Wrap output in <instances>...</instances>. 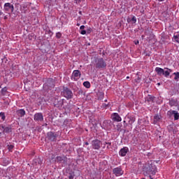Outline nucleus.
I'll return each instance as SVG.
<instances>
[{"label":"nucleus","instance_id":"69168bd1","mask_svg":"<svg viewBox=\"0 0 179 179\" xmlns=\"http://www.w3.org/2000/svg\"><path fill=\"white\" fill-rule=\"evenodd\" d=\"M142 179H145V178H143Z\"/></svg>","mask_w":179,"mask_h":179},{"label":"nucleus","instance_id":"4be33fe9","mask_svg":"<svg viewBox=\"0 0 179 179\" xmlns=\"http://www.w3.org/2000/svg\"><path fill=\"white\" fill-rule=\"evenodd\" d=\"M41 159L40 158H36L33 161L34 164H39L40 166H41Z\"/></svg>","mask_w":179,"mask_h":179},{"label":"nucleus","instance_id":"338daca9","mask_svg":"<svg viewBox=\"0 0 179 179\" xmlns=\"http://www.w3.org/2000/svg\"><path fill=\"white\" fill-rule=\"evenodd\" d=\"M81 1H85V0H81Z\"/></svg>","mask_w":179,"mask_h":179},{"label":"nucleus","instance_id":"680f3d73","mask_svg":"<svg viewBox=\"0 0 179 179\" xmlns=\"http://www.w3.org/2000/svg\"><path fill=\"white\" fill-rule=\"evenodd\" d=\"M88 150H90V148H87Z\"/></svg>","mask_w":179,"mask_h":179},{"label":"nucleus","instance_id":"a878e982","mask_svg":"<svg viewBox=\"0 0 179 179\" xmlns=\"http://www.w3.org/2000/svg\"><path fill=\"white\" fill-rule=\"evenodd\" d=\"M153 100H155V96L148 95V96L147 97V101H148V103H149L150 101H153Z\"/></svg>","mask_w":179,"mask_h":179},{"label":"nucleus","instance_id":"cd10ccee","mask_svg":"<svg viewBox=\"0 0 179 179\" xmlns=\"http://www.w3.org/2000/svg\"><path fill=\"white\" fill-rule=\"evenodd\" d=\"M6 92H8V88H6V87L2 88L1 94H3V96H5V94H6Z\"/></svg>","mask_w":179,"mask_h":179},{"label":"nucleus","instance_id":"bf43d9fd","mask_svg":"<svg viewBox=\"0 0 179 179\" xmlns=\"http://www.w3.org/2000/svg\"><path fill=\"white\" fill-rule=\"evenodd\" d=\"M47 125H48V124H47V123H46V124H45V127H47Z\"/></svg>","mask_w":179,"mask_h":179},{"label":"nucleus","instance_id":"864d4df0","mask_svg":"<svg viewBox=\"0 0 179 179\" xmlns=\"http://www.w3.org/2000/svg\"><path fill=\"white\" fill-rule=\"evenodd\" d=\"M159 2H163L164 0H158Z\"/></svg>","mask_w":179,"mask_h":179},{"label":"nucleus","instance_id":"7ed1b4c3","mask_svg":"<svg viewBox=\"0 0 179 179\" xmlns=\"http://www.w3.org/2000/svg\"><path fill=\"white\" fill-rule=\"evenodd\" d=\"M155 72L159 76H162V75H163V76H165V78H169V76H170V73L173 72V70L169 68H165L163 69L160 67H156Z\"/></svg>","mask_w":179,"mask_h":179},{"label":"nucleus","instance_id":"6ab92c4d","mask_svg":"<svg viewBox=\"0 0 179 179\" xmlns=\"http://www.w3.org/2000/svg\"><path fill=\"white\" fill-rule=\"evenodd\" d=\"M178 104H179L178 99H169V106H171V107H173V106L177 107L178 106Z\"/></svg>","mask_w":179,"mask_h":179},{"label":"nucleus","instance_id":"e2e57ef3","mask_svg":"<svg viewBox=\"0 0 179 179\" xmlns=\"http://www.w3.org/2000/svg\"><path fill=\"white\" fill-rule=\"evenodd\" d=\"M24 8H26L25 6H23V8L24 9Z\"/></svg>","mask_w":179,"mask_h":179},{"label":"nucleus","instance_id":"2f4dec72","mask_svg":"<svg viewBox=\"0 0 179 179\" xmlns=\"http://www.w3.org/2000/svg\"><path fill=\"white\" fill-rule=\"evenodd\" d=\"M104 99V93L100 92L99 94V100H103Z\"/></svg>","mask_w":179,"mask_h":179},{"label":"nucleus","instance_id":"5701e85b","mask_svg":"<svg viewBox=\"0 0 179 179\" xmlns=\"http://www.w3.org/2000/svg\"><path fill=\"white\" fill-rule=\"evenodd\" d=\"M177 110H169L168 112H167V115H168V117H171L172 115H174L175 114H176V112Z\"/></svg>","mask_w":179,"mask_h":179},{"label":"nucleus","instance_id":"37998d69","mask_svg":"<svg viewBox=\"0 0 179 179\" xmlns=\"http://www.w3.org/2000/svg\"><path fill=\"white\" fill-rule=\"evenodd\" d=\"M103 145H109V146H111V143L105 142Z\"/></svg>","mask_w":179,"mask_h":179},{"label":"nucleus","instance_id":"de8ad7c7","mask_svg":"<svg viewBox=\"0 0 179 179\" xmlns=\"http://www.w3.org/2000/svg\"><path fill=\"white\" fill-rule=\"evenodd\" d=\"M54 159H55V156L52 155V157H51V159H52V160H54Z\"/></svg>","mask_w":179,"mask_h":179},{"label":"nucleus","instance_id":"c03bdc74","mask_svg":"<svg viewBox=\"0 0 179 179\" xmlns=\"http://www.w3.org/2000/svg\"><path fill=\"white\" fill-rule=\"evenodd\" d=\"M83 93V90H80L78 91V94H82Z\"/></svg>","mask_w":179,"mask_h":179},{"label":"nucleus","instance_id":"bb28decb","mask_svg":"<svg viewBox=\"0 0 179 179\" xmlns=\"http://www.w3.org/2000/svg\"><path fill=\"white\" fill-rule=\"evenodd\" d=\"M173 117H174V120H175V121H177V120H179V113H178V111H176V112L175 113V115H173Z\"/></svg>","mask_w":179,"mask_h":179},{"label":"nucleus","instance_id":"49530a36","mask_svg":"<svg viewBox=\"0 0 179 179\" xmlns=\"http://www.w3.org/2000/svg\"><path fill=\"white\" fill-rule=\"evenodd\" d=\"M85 145H86V146L89 145V142H85Z\"/></svg>","mask_w":179,"mask_h":179},{"label":"nucleus","instance_id":"4468645a","mask_svg":"<svg viewBox=\"0 0 179 179\" xmlns=\"http://www.w3.org/2000/svg\"><path fill=\"white\" fill-rule=\"evenodd\" d=\"M44 86H48V89H52L55 86V81L52 78H49Z\"/></svg>","mask_w":179,"mask_h":179},{"label":"nucleus","instance_id":"052dcab7","mask_svg":"<svg viewBox=\"0 0 179 179\" xmlns=\"http://www.w3.org/2000/svg\"><path fill=\"white\" fill-rule=\"evenodd\" d=\"M127 79H129V77H127Z\"/></svg>","mask_w":179,"mask_h":179},{"label":"nucleus","instance_id":"2eb2a0df","mask_svg":"<svg viewBox=\"0 0 179 179\" xmlns=\"http://www.w3.org/2000/svg\"><path fill=\"white\" fill-rule=\"evenodd\" d=\"M56 162L57 163H62L63 164H66V163H68V158H66V157H56Z\"/></svg>","mask_w":179,"mask_h":179},{"label":"nucleus","instance_id":"c85d7f7f","mask_svg":"<svg viewBox=\"0 0 179 179\" xmlns=\"http://www.w3.org/2000/svg\"><path fill=\"white\" fill-rule=\"evenodd\" d=\"M173 38L175 40V41L176 43H178V44H179V40H178L179 37H178V35H176V33H175L174 35H173Z\"/></svg>","mask_w":179,"mask_h":179},{"label":"nucleus","instance_id":"7c9ffc66","mask_svg":"<svg viewBox=\"0 0 179 179\" xmlns=\"http://www.w3.org/2000/svg\"><path fill=\"white\" fill-rule=\"evenodd\" d=\"M73 177H75V173H73V172H70L69 173V179H73Z\"/></svg>","mask_w":179,"mask_h":179},{"label":"nucleus","instance_id":"9b49d317","mask_svg":"<svg viewBox=\"0 0 179 179\" xmlns=\"http://www.w3.org/2000/svg\"><path fill=\"white\" fill-rule=\"evenodd\" d=\"M81 75L80 71L74 70L72 73L71 79H73V80H78V79H80Z\"/></svg>","mask_w":179,"mask_h":179},{"label":"nucleus","instance_id":"c756f323","mask_svg":"<svg viewBox=\"0 0 179 179\" xmlns=\"http://www.w3.org/2000/svg\"><path fill=\"white\" fill-rule=\"evenodd\" d=\"M128 127L129 128V124H128V122H124V131L125 132V131H127V129H128Z\"/></svg>","mask_w":179,"mask_h":179},{"label":"nucleus","instance_id":"72a5a7b5","mask_svg":"<svg viewBox=\"0 0 179 179\" xmlns=\"http://www.w3.org/2000/svg\"><path fill=\"white\" fill-rule=\"evenodd\" d=\"M7 148H8L9 152H12V150L13 149V148H15V145H8Z\"/></svg>","mask_w":179,"mask_h":179},{"label":"nucleus","instance_id":"a211bd4d","mask_svg":"<svg viewBox=\"0 0 179 179\" xmlns=\"http://www.w3.org/2000/svg\"><path fill=\"white\" fill-rule=\"evenodd\" d=\"M111 119L113 121H116L117 122H120L122 120L121 116H120L117 113H115L111 115Z\"/></svg>","mask_w":179,"mask_h":179},{"label":"nucleus","instance_id":"4c0bfd02","mask_svg":"<svg viewBox=\"0 0 179 179\" xmlns=\"http://www.w3.org/2000/svg\"><path fill=\"white\" fill-rule=\"evenodd\" d=\"M168 130H169V132H171V131H173V127H171V125H169L168 127Z\"/></svg>","mask_w":179,"mask_h":179},{"label":"nucleus","instance_id":"6e6552de","mask_svg":"<svg viewBox=\"0 0 179 179\" xmlns=\"http://www.w3.org/2000/svg\"><path fill=\"white\" fill-rule=\"evenodd\" d=\"M46 138L51 142H55V141H57V138H58V134L54 131H49L47 133Z\"/></svg>","mask_w":179,"mask_h":179},{"label":"nucleus","instance_id":"58836bf2","mask_svg":"<svg viewBox=\"0 0 179 179\" xmlns=\"http://www.w3.org/2000/svg\"><path fill=\"white\" fill-rule=\"evenodd\" d=\"M86 33H87L86 30H81L80 31V34H83V35L86 34Z\"/></svg>","mask_w":179,"mask_h":179},{"label":"nucleus","instance_id":"f704fd0d","mask_svg":"<svg viewBox=\"0 0 179 179\" xmlns=\"http://www.w3.org/2000/svg\"><path fill=\"white\" fill-rule=\"evenodd\" d=\"M0 117H1V120H3V121H5V118H6L5 113L1 112Z\"/></svg>","mask_w":179,"mask_h":179},{"label":"nucleus","instance_id":"20e7f679","mask_svg":"<svg viewBox=\"0 0 179 179\" xmlns=\"http://www.w3.org/2000/svg\"><path fill=\"white\" fill-rule=\"evenodd\" d=\"M61 94L67 100L73 99V92H72V90H71V89H69L68 87L63 86V90L61 92Z\"/></svg>","mask_w":179,"mask_h":179},{"label":"nucleus","instance_id":"b1692460","mask_svg":"<svg viewBox=\"0 0 179 179\" xmlns=\"http://www.w3.org/2000/svg\"><path fill=\"white\" fill-rule=\"evenodd\" d=\"M127 22L128 23H129V22H133V23H136V17L135 16H133L131 19L129 17L127 18Z\"/></svg>","mask_w":179,"mask_h":179},{"label":"nucleus","instance_id":"603ef678","mask_svg":"<svg viewBox=\"0 0 179 179\" xmlns=\"http://www.w3.org/2000/svg\"><path fill=\"white\" fill-rule=\"evenodd\" d=\"M0 15H3V13L2 11H0Z\"/></svg>","mask_w":179,"mask_h":179},{"label":"nucleus","instance_id":"09e8293b","mask_svg":"<svg viewBox=\"0 0 179 179\" xmlns=\"http://www.w3.org/2000/svg\"><path fill=\"white\" fill-rule=\"evenodd\" d=\"M49 34H52V31H51V30H49Z\"/></svg>","mask_w":179,"mask_h":179},{"label":"nucleus","instance_id":"5fc2aeb1","mask_svg":"<svg viewBox=\"0 0 179 179\" xmlns=\"http://www.w3.org/2000/svg\"><path fill=\"white\" fill-rule=\"evenodd\" d=\"M79 14H80V15H82V11H79Z\"/></svg>","mask_w":179,"mask_h":179},{"label":"nucleus","instance_id":"0eeeda50","mask_svg":"<svg viewBox=\"0 0 179 179\" xmlns=\"http://www.w3.org/2000/svg\"><path fill=\"white\" fill-rule=\"evenodd\" d=\"M102 145L103 143H101V141L97 138L92 141V149H94L95 150H99Z\"/></svg>","mask_w":179,"mask_h":179},{"label":"nucleus","instance_id":"dca6fc26","mask_svg":"<svg viewBox=\"0 0 179 179\" xmlns=\"http://www.w3.org/2000/svg\"><path fill=\"white\" fill-rule=\"evenodd\" d=\"M0 128H1L3 130V132L4 134H9L10 132H12V127L8 126V127H6L3 124H0Z\"/></svg>","mask_w":179,"mask_h":179},{"label":"nucleus","instance_id":"f257e3e1","mask_svg":"<svg viewBox=\"0 0 179 179\" xmlns=\"http://www.w3.org/2000/svg\"><path fill=\"white\" fill-rule=\"evenodd\" d=\"M92 64L94 65L96 69H103L107 66V63L103 58H99L95 57L92 61Z\"/></svg>","mask_w":179,"mask_h":179},{"label":"nucleus","instance_id":"ddd939ff","mask_svg":"<svg viewBox=\"0 0 179 179\" xmlns=\"http://www.w3.org/2000/svg\"><path fill=\"white\" fill-rule=\"evenodd\" d=\"M113 173L115 176H116V177H119L120 176H122V174H124V171H122L121 167H117L113 169Z\"/></svg>","mask_w":179,"mask_h":179},{"label":"nucleus","instance_id":"39448f33","mask_svg":"<svg viewBox=\"0 0 179 179\" xmlns=\"http://www.w3.org/2000/svg\"><path fill=\"white\" fill-rule=\"evenodd\" d=\"M101 128L106 131H110L111 128H113V122L111 120H104L101 124Z\"/></svg>","mask_w":179,"mask_h":179},{"label":"nucleus","instance_id":"ea45409f","mask_svg":"<svg viewBox=\"0 0 179 179\" xmlns=\"http://www.w3.org/2000/svg\"><path fill=\"white\" fill-rule=\"evenodd\" d=\"M117 127V131H120V132L121 131H122V129H121V126H120V124H118Z\"/></svg>","mask_w":179,"mask_h":179},{"label":"nucleus","instance_id":"8fccbe9b","mask_svg":"<svg viewBox=\"0 0 179 179\" xmlns=\"http://www.w3.org/2000/svg\"><path fill=\"white\" fill-rule=\"evenodd\" d=\"M8 19V17L5 16L4 20H6Z\"/></svg>","mask_w":179,"mask_h":179},{"label":"nucleus","instance_id":"e433bc0d","mask_svg":"<svg viewBox=\"0 0 179 179\" xmlns=\"http://www.w3.org/2000/svg\"><path fill=\"white\" fill-rule=\"evenodd\" d=\"M92 31H93V30L92 29V28H90V27L88 28V29H87V34H90Z\"/></svg>","mask_w":179,"mask_h":179},{"label":"nucleus","instance_id":"a18cd8bd","mask_svg":"<svg viewBox=\"0 0 179 179\" xmlns=\"http://www.w3.org/2000/svg\"><path fill=\"white\" fill-rule=\"evenodd\" d=\"M80 30H83L85 29V25H82L80 27Z\"/></svg>","mask_w":179,"mask_h":179},{"label":"nucleus","instance_id":"412c9836","mask_svg":"<svg viewBox=\"0 0 179 179\" xmlns=\"http://www.w3.org/2000/svg\"><path fill=\"white\" fill-rule=\"evenodd\" d=\"M19 117H24L26 115V111L24 109H20L16 111Z\"/></svg>","mask_w":179,"mask_h":179},{"label":"nucleus","instance_id":"393cba45","mask_svg":"<svg viewBox=\"0 0 179 179\" xmlns=\"http://www.w3.org/2000/svg\"><path fill=\"white\" fill-rule=\"evenodd\" d=\"M83 86L86 87L87 89H90V82L85 81L83 83Z\"/></svg>","mask_w":179,"mask_h":179},{"label":"nucleus","instance_id":"6e6d98bb","mask_svg":"<svg viewBox=\"0 0 179 179\" xmlns=\"http://www.w3.org/2000/svg\"><path fill=\"white\" fill-rule=\"evenodd\" d=\"M160 85H161L160 83H157V85H158V86H160Z\"/></svg>","mask_w":179,"mask_h":179},{"label":"nucleus","instance_id":"aec40b11","mask_svg":"<svg viewBox=\"0 0 179 179\" xmlns=\"http://www.w3.org/2000/svg\"><path fill=\"white\" fill-rule=\"evenodd\" d=\"M160 120H162V115L157 114L154 116V121H153V124H155V125H156V124H157V122H160Z\"/></svg>","mask_w":179,"mask_h":179},{"label":"nucleus","instance_id":"c9c22d12","mask_svg":"<svg viewBox=\"0 0 179 179\" xmlns=\"http://www.w3.org/2000/svg\"><path fill=\"white\" fill-rule=\"evenodd\" d=\"M62 36V34H61V32H57L56 34L57 38H61Z\"/></svg>","mask_w":179,"mask_h":179},{"label":"nucleus","instance_id":"1a4fd4ad","mask_svg":"<svg viewBox=\"0 0 179 179\" xmlns=\"http://www.w3.org/2000/svg\"><path fill=\"white\" fill-rule=\"evenodd\" d=\"M34 120L36 122H43L44 121V115H43L42 113H36L34 115Z\"/></svg>","mask_w":179,"mask_h":179},{"label":"nucleus","instance_id":"f03ea898","mask_svg":"<svg viewBox=\"0 0 179 179\" xmlns=\"http://www.w3.org/2000/svg\"><path fill=\"white\" fill-rule=\"evenodd\" d=\"M145 171H146L147 174H152V176H155L156 174V171H157V168L153 161H150L148 164L145 166L144 169Z\"/></svg>","mask_w":179,"mask_h":179},{"label":"nucleus","instance_id":"13d9d810","mask_svg":"<svg viewBox=\"0 0 179 179\" xmlns=\"http://www.w3.org/2000/svg\"><path fill=\"white\" fill-rule=\"evenodd\" d=\"M107 149H110V147L108 145L107 146Z\"/></svg>","mask_w":179,"mask_h":179},{"label":"nucleus","instance_id":"9d476101","mask_svg":"<svg viewBox=\"0 0 179 179\" xmlns=\"http://www.w3.org/2000/svg\"><path fill=\"white\" fill-rule=\"evenodd\" d=\"M3 9L5 12H11V13H13V11L15 10V7L10 3H6L4 4Z\"/></svg>","mask_w":179,"mask_h":179},{"label":"nucleus","instance_id":"473e14b6","mask_svg":"<svg viewBox=\"0 0 179 179\" xmlns=\"http://www.w3.org/2000/svg\"><path fill=\"white\" fill-rule=\"evenodd\" d=\"M173 75H175V80H178L179 79V72L173 73Z\"/></svg>","mask_w":179,"mask_h":179},{"label":"nucleus","instance_id":"3c124183","mask_svg":"<svg viewBox=\"0 0 179 179\" xmlns=\"http://www.w3.org/2000/svg\"><path fill=\"white\" fill-rule=\"evenodd\" d=\"M178 34H176V36H178V37L179 38V31L177 32Z\"/></svg>","mask_w":179,"mask_h":179},{"label":"nucleus","instance_id":"f8f14e48","mask_svg":"<svg viewBox=\"0 0 179 179\" xmlns=\"http://www.w3.org/2000/svg\"><path fill=\"white\" fill-rule=\"evenodd\" d=\"M53 104L55 107H57V108H61V107L64 106V99H55Z\"/></svg>","mask_w":179,"mask_h":179},{"label":"nucleus","instance_id":"423d86ee","mask_svg":"<svg viewBox=\"0 0 179 179\" xmlns=\"http://www.w3.org/2000/svg\"><path fill=\"white\" fill-rule=\"evenodd\" d=\"M124 123L127 122L129 124V129H132V124L135 122V117L128 115L124 118Z\"/></svg>","mask_w":179,"mask_h":179},{"label":"nucleus","instance_id":"79ce46f5","mask_svg":"<svg viewBox=\"0 0 179 179\" xmlns=\"http://www.w3.org/2000/svg\"><path fill=\"white\" fill-rule=\"evenodd\" d=\"M3 163H5V164H9V160L3 159Z\"/></svg>","mask_w":179,"mask_h":179},{"label":"nucleus","instance_id":"4d7b16f0","mask_svg":"<svg viewBox=\"0 0 179 179\" xmlns=\"http://www.w3.org/2000/svg\"><path fill=\"white\" fill-rule=\"evenodd\" d=\"M150 179H153V178H152V176H150Z\"/></svg>","mask_w":179,"mask_h":179},{"label":"nucleus","instance_id":"0e129e2a","mask_svg":"<svg viewBox=\"0 0 179 179\" xmlns=\"http://www.w3.org/2000/svg\"><path fill=\"white\" fill-rule=\"evenodd\" d=\"M105 101H107V99H106Z\"/></svg>","mask_w":179,"mask_h":179},{"label":"nucleus","instance_id":"a19ab883","mask_svg":"<svg viewBox=\"0 0 179 179\" xmlns=\"http://www.w3.org/2000/svg\"><path fill=\"white\" fill-rule=\"evenodd\" d=\"M102 106H103L104 108H107V107H108V104H107V103H103V104H102Z\"/></svg>","mask_w":179,"mask_h":179},{"label":"nucleus","instance_id":"f3484780","mask_svg":"<svg viewBox=\"0 0 179 179\" xmlns=\"http://www.w3.org/2000/svg\"><path fill=\"white\" fill-rule=\"evenodd\" d=\"M129 152V149L128 148V147H124L120 150L119 155L120 156H122V157H124V156H127V153H128Z\"/></svg>","mask_w":179,"mask_h":179}]
</instances>
